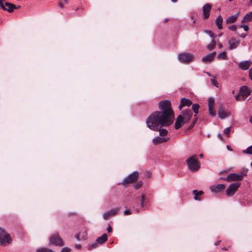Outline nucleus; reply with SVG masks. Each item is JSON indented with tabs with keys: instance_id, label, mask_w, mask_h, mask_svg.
<instances>
[{
	"instance_id": "obj_1",
	"label": "nucleus",
	"mask_w": 252,
	"mask_h": 252,
	"mask_svg": "<svg viewBox=\"0 0 252 252\" xmlns=\"http://www.w3.org/2000/svg\"><path fill=\"white\" fill-rule=\"evenodd\" d=\"M160 111L151 113L147 118V126H170L175 120V114L169 100L160 101L158 103Z\"/></svg>"
},
{
	"instance_id": "obj_2",
	"label": "nucleus",
	"mask_w": 252,
	"mask_h": 252,
	"mask_svg": "<svg viewBox=\"0 0 252 252\" xmlns=\"http://www.w3.org/2000/svg\"><path fill=\"white\" fill-rule=\"evenodd\" d=\"M192 112L190 110H184L176 118L174 126H181L185 125L190 120Z\"/></svg>"
},
{
	"instance_id": "obj_3",
	"label": "nucleus",
	"mask_w": 252,
	"mask_h": 252,
	"mask_svg": "<svg viewBox=\"0 0 252 252\" xmlns=\"http://www.w3.org/2000/svg\"><path fill=\"white\" fill-rule=\"evenodd\" d=\"M189 168L191 172H196L200 167V164L196 159L195 155L192 156L186 160Z\"/></svg>"
},
{
	"instance_id": "obj_4",
	"label": "nucleus",
	"mask_w": 252,
	"mask_h": 252,
	"mask_svg": "<svg viewBox=\"0 0 252 252\" xmlns=\"http://www.w3.org/2000/svg\"><path fill=\"white\" fill-rule=\"evenodd\" d=\"M251 90L246 86L241 87L239 90V93L235 96V99L237 101L244 100L250 95Z\"/></svg>"
},
{
	"instance_id": "obj_5",
	"label": "nucleus",
	"mask_w": 252,
	"mask_h": 252,
	"mask_svg": "<svg viewBox=\"0 0 252 252\" xmlns=\"http://www.w3.org/2000/svg\"><path fill=\"white\" fill-rule=\"evenodd\" d=\"M194 56L192 54L188 53H182L178 55V59L182 63H188L192 62L194 59Z\"/></svg>"
},
{
	"instance_id": "obj_6",
	"label": "nucleus",
	"mask_w": 252,
	"mask_h": 252,
	"mask_svg": "<svg viewBox=\"0 0 252 252\" xmlns=\"http://www.w3.org/2000/svg\"><path fill=\"white\" fill-rule=\"evenodd\" d=\"M12 241L9 234L6 233L5 231L0 228V244L5 246L10 243Z\"/></svg>"
},
{
	"instance_id": "obj_7",
	"label": "nucleus",
	"mask_w": 252,
	"mask_h": 252,
	"mask_svg": "<svg viewBox=\"0 0 252 252\" xmlns=\"http://www.w3.org/2000/svg\"><path fill=\"white\" fill-rule=\"evenodd\" d=\"M49 243L50 245L56 246L63 245V241L58 233H55L50 236Z\"/></svg>"
},
{
	"instance_id": "obj_8",
	"label": "nucleus",
	"mask_w": 252,
	"mask_h": 252,
	"mask_svg": "<svg viewBox=\"0 0 252 252\" xmlns=\"http://www.w3.org/2000/svg\"><path fill=\"white\" fill-rule=\"evenodd\" d=\"M243 178V175L242 173H231L229 174L225 178H220V180H223L226 182H232V181H241Z\"/></svg>"
},
{
	"instance_id": "obj_9",
	"label": "nucleus",
	"mask_w": 252,
	"mask_h": 252,
	"mask_svg": "<svg viewBox=\"0 0 252 252\" xmlns=\"http://www.w3.org/2000/svg\"><path fill=\"white\" fill-rule=\"evenodd\" d=\"M138 176L139 174L138 172H133L127 176L126 178H125L123 180L122 184L124 185H126L128 184L132 183L137 180Z\"/></svg>"
},
{
	"instance_id": "obj_10",
	"label": "nucleus",
	"mask_w": 252,
	"mask_h": 252,
	"mask_svg": "<svg viewBox=\"0 0 252 252\" xmlns=\"http://www.w3.org/2000/svg\"><path fill=\"white\" fill-rule=\"evenodd\" d=\"M240 185L239 182L231 184L226 190V195L228 196L233 195Z\"/></svg>"
},
{
	"instance_id": "obj_11",
	"label": "nucleus",
	"mask_w": 252,
	"mask_h": 252,
	"mask_svg": "<svg viewBox=\"0 0 252 252\" xmlns=\"http://www.w3.org/2000/svg\"><path fill=\"white\" fill-rule=\"evenodd\" d=\"M3 7H0L1 9L7 11L8 12L11 13L14 11V9L19 8L20 6L16 7L15 5L12 4L11 3L6 2L5 0L3 2H2Z\"/></svg>"
},
{
	"instance_id": "obj_12",
	"label": "nucleus",
	"mask_w": 252,
	"mask_h": 252,
	"mask_svg": "<svg viewBox=\"0 0 252 252\" xmlns=\"http://www.w3.org/2000/svg\"><path fill=\"white\" fill-rule=\"evenodd\" d=\"M228 44V49L229 50H233L236 49L240 44L239 40L236 39L234 37H231L227 41Z\"/></svg>"
},
{
	"instance_id": "obj_13",
	"label": "nucleus",
	"mask_w": 252,
	"mask_h": 252,
	"mask_svg": "<svg viewBox=\"0 0 252 252\" xmlns=\"http://www.w3.org/2000/svg\"><path fill=\"white\" fill-rule=\"evenodd\" d=\"M120 211L119 208H112L110 210L104 213L103 217L104 219L107 220L109 217L114 216L117 214Z\"/></svg>"
},
{
	"instance_id": "obj_14",
	"label": "nucleus",
	"mask_w": 252,
	"mask_h": 252,
	"mask_svg": "<svg viewBox=\"0 0 252 252\" xmlns=\"http://www.w3.org/2000/svg\"><path fill=\"white\" fill-rule=\"evenodd\" d=\"M212 8V5L210 3H207L205 4L202 7V11L203 18L205 19H208L210 16V12Z\"/></svg>"
},
{
	"instance_id": "obj_15",
	"label": "nucleus",
	"mask_w": 252,
	"mask_h": 252,
	"mask_svg": "<svg viewBox=\"0 0 252 252\" xmlns=\"http://www.w3.org/2000/svg\"><path fill=\"white\" fill-rule=\"evenodd\" d=\"M230 114L229 112L225 111L222 105H220L218 110V116L221 119H224L228 117Z\"/></svg>"
},
{
	"instance_id": "obj_16",
	"label": "nucleus",
	"mask_w": 252,
	"mask_h": 252,
	"mask_svg": "<svg viewBox=\"0 0 252 252\" xmlns=\"http://www.w3.org/2000/svg\"><path fill=\"white\" fill-rule=\"evenodd\" d=\"M210 189L212 192L218 193L223 190L225 186L224 184H218L216 186H211Z\"/></svg>"
},
{
	"instance_id": "obj_17",
	"label": "nucleus",
	"mask_w": 252,
	"mask_h": 252,
	"mask_svg": "<svg viewBox=\"0 0 252 252\" xmlns=\"http://www.w3.org/2000/svg\"><path fill=\"white\" fill-rule=\"evenodd\" d=\"M216 54V52H213L210 54H209L203 57L201 59V61L203 63H207L211 62L213 60L215 55Z\"/></svg>"
},
{
	"instance_id": "obj_18",
	"label": "nucleus",
	"mask_w": 252,
	"mask_h": 252,
	"mask_svg": "<svg viewBox=\"0 0 252 252\" xmlns=\"http://www.w3.org/2000/svg\"><path fill=\"white\" fill-rule=\"evenodd\" d=\"M252 64V62L250 61H245L241 62L238 64L239 67L242 70H247Z\"/></svg>"
},
{
	"instance_id": "obj_19",
	"label": "nucleus",
	"mask_w": 252,
	"mask_h": 252,
	"mask_svg": "<svg viewBox=\"0 0 252 252\" xmlns=\"http://www.w3.org/2000/svg\"><path fill=\"white\" fill-rule=\"evenodd\" d=\"M192 104V102L189 99H187L186 98H182L181 100L180 104L179 106V108L180 110L185 106H189Z\"/></svg>"
},
{
	"instance_id": "obj_20",
	"label": "nucleus",
	"mask_w": 252,
	"mask_h": 252,
	"mask_svg": "<svg viewBox=\"0 0 252 252\" xmlns=\"http://www.w3.org/2000/svg\"><path fill=\"white\" fill-rule=\"evenodd\" d=\"M169 140L168 138H162L160 137H156L153 140V142L155 145H158L164 143Z\"/></svg>"
},
{
	"instance_id": "obj_21",
	"label": "nucleus",
	"mask_w": 252,
	"mask_h": 252,
	"mask_svg": "<svg viewBox=\"0 0 252 252\" xmlns=\"http://www.w3.org/2000/svg\"><path fill=\"white\" fill-rule=\"evenodd\" d=\"M239 15V13H237L234 15L230 16L228 17V18L226 20V23L227 24L229 23H234L237 19L238 16Z\"/></svg>"
},
{
	"instance_id": "obj_22",
	"label": "nucleus",
	"mask_w": 252,
	"mask_h": 252,
	"mask_svg": "<svg viewBox=\"0 0 252 252\" xmlns=\"http://www.w3.org/2000/svg\"><path fill=\"white\" fill-rule=\"evenodd\" d=\"M252 21V11L247 13L243 18L241 23H248Z\"/></svg>"
},
{
	"instance_id": "obj_23",
	"label": "nucleus",
	"mask_w": 252,
	"mask_h": 252,
	"mask_svg": "<svg viewBox=\"0 0 252 252\" xmlns=\"http://www.w3.org/2000/svg\"><path fill=\"white\" fill-rule=\"evenodd\" d=\"M222 22L223 18L220 15H219L215 20V23L218 28L220 30L222 29L223 28L222 25Z\"/></svg>"
},
{
	"instance_id": "obj_24",
	"label": "nucleus",
	"mask_w": 252,
	"mask_h": 252,
	"mask_svg": "<svg viewBox=\"0 0 252 252\" xmlns=\"http://www.w3.org/2000/svg\"><path fill=\"white\" fill-rule=\"evenodd\" d=\"M107 240V235L106 234H103L100 237H99L96 240L97 243L99 244H102L105 243Z\"/></svg>"
},
{
	"instance_id": "obj_25",
	"label": "nucleus",
	"mask_w": 252,
	"mask_h": 252,
	"mask_svg": "<svg viewBox=\"0 0 252 252\" xmlns=\"http://www.w3.org/2000/svg\"><path fill=\"white\" fill-rule=\"evenodd\" d=\"M150 128H151L152 129L154 130H158L159 131V135L161 136H165L166 135L167 133H168V131L165 129H163V128H159L158 129V127H150Z\"/></svg>"
},
{
	"instance_id": "obj_26",
	"label": "nucleus",
	"mask_w": 252,
	"mask_h": 252,
	"mask_svg": "<svg viewBox=\"0 0 252 252\" xmlns=\"http://www.w3.org/2000/svg\"><path fill=\"white\" fill-rule=\"evenodd\" d=\"M192 193L194 195V199L195 200H200V198H198V196L203 194V191L202 190L197 191V190H193Z\"/></svg>"
},
{
	"instance_id": "obj_27",
	"label": "nucleus",
	"mask_w": 252,
	"mask_h": 252,
	"mask_svg": "<svg viewBox=\"0 0 252 252\" xmlns=\"http://www.w3.org/2000/svg\"><path fill=\"white\" fill-rule=\"evenodd\" d=\"M216 44V41L213 39L209 45H208L207 49L210 51L213 50L215 48Z\"/></svg>"
},
{
	"instance_id": "obj_28",
	"label": "nucleus",
	"mask_w": 252,
	"mask_h": 252,
	"mask_svg": "<svg viewBox=\"0 0 252 252\" xmlns=\"http://www.w3.org/2000/svg\"><path fill=\"white\" fill-rule=\"evenodd\" d=\"M36 252H54L53 250L46 248H42L36 250Z\"/></svg>"
},
{
	"instance_id": "obj_29",
	"label": "nucleus",
	"mask_w": 252,
	"mask_h": 252,
	"mask_svg": "<svg viewBox=\"0 0 252 252\" xmlns=\"http://www.w3.org/2000/svg\"><path fill=\"white\" fill-rule=\"evenodd\" d=\"M199 107V106L197 103L192 104V109L195 114L198 113Z\"/></svg>"
},
{
	"instance_id": "obj_30",
	"label": "nucleus",
	"mask_w": 252,
	"mask_h": 252,
	"mask_svg": "<svg viewBox=\"0 0 252 252\" xmlns=\"http://www.w3.org/2000/svg\"><path fill=\"white\" fill-rule=\"evenodd\" d=\"M218 58L219 59L226 60L227 57L226 53L225 52H222L218 55Z\"/></svg>"
},
{
	"instance_id": "obj_31",
	"label": "nucleus",
	"mask_w": 252,
	"mask_h": 252,
	"mask_svg": "<svg viewBox=\"0 0 252 252\" xmlns=\"http://www.w3.org/2000/svg\"><path fill=\"white\" fill-rule=\"evenodd\" d=\"M209 114L211 116L214 117L216 115V112L214 109V107H208Z\"/></svg>"
},
{
	"instance_id": "obj_32",
	"label": "nucleus",
	"mask_w": 252,
	"mask_h": 252,
	"mask_svg": "<svg viewBox=\"0 0 252 252\" xmlns=\"http://www.w3.org/2000/svg\"><path fill=\"white\" fill-rule=\"evenodd\" d=\"M215 100L212 97H210L208 99V107H214Z\"/></svg>"
},
{
	"instance_id": "obj_33",
	"label": "nucleus",
	"mask_w": 252,
	"mask_h": 252,
	"mask_svg": "<svg viewBox=\"0 0 252 252\" xmlns=\"http://www.w3.org/2000/svg\"><path fill=\"white\" fill-rule=\"evenodd\" d=\"M142 182L141 181H140L137 182V183L134 185V187L135 189H138L142 187Z\"/></svg>"
},
{
	"instance_id": "obj_34",
	"label": "nucleus",
	"mask_w": 252,
	"mask_h": 252,
	"mask_svg": "<svg viewBox=\"0 0 252 252\" xmlns=\"http://www.w3.org/2000/svg\"><path fill=\"white\" fill-rule=\"evenodd\" d=\"M244 153L252 155V145L249 146L246 150L243 151Z\"/></svg>"
},
{
	"instance_id": "obj_35",
	"label": "nucleus",
	"mask_w": 252,
	"mask_h": 252,
	"mask_svg": "<svg viewBox=\"0 0 252 252\" xmlns=\"http://www.w3.org/2000/svg\"><path fill=\"white\" fill-rule=\"evenodd\" d=\"M230 128L231 127H227V128H225L223 130L224 134L226 135L227 137H229L230 132Z\"/></svg>"
},
{
	"instance_id": "obj_36",
	"label": "nucleus",
	"mask_w": 252,
	"mask_h": 252,
	"mask_svg": "<svg viewBox=\"0 0 252 252\" xmlns=\"http://www.w3.org/2000/svg\"><path fill=\"white\" fill-rule=\"evenodd\" d=\"M145 195L142 194L141 195V198L140 200V205L142 207H144V202H145Z\"/></svg>"
},
{
	"instance_id": "obj_37",
	"label": "nucleus",
	"mask_w": 252,
	"mask_h": 252,
	"mask_svg": "<svg viewBox=\"0 0 252 252\" xmlns=\"http://www.w3.org/2000/svg\"><path fill=\"white\" fill-rule=\"evenodd\" d=\"M192 127H186L184 130V133H188L190 132Z\"/></svg>"
},
{
	"instance_id": "obj_38",
	"label": "nucleus",
	"mask_w": 252,
	"mask_h": 252,
	"mask_svg": "<svg viewBox=\"0 0 252 252\" xmlns=\"http://www.w3.org/2000/svg\"><path fill=\"white\" fill-rule=\"evenodd\" d=\"M229 29L232 31H235L237 29V27L235 25H232L229 27Z\"/></svg>"
},
{
	"instance_id": "obj_39",
	"label": "nucleus",
	"mask_w": 252,
	"mask_h": 252,
	"mask_svg": "<svg viewBox=\"0 0 252 252\" xmlns=\"http://www.w3.org/2000/svg\"><path fill=\"white\" fill-rule=\"evenodd\" d=\"M97 246V244L96 243H93L90 247L89 249L91 250L94 248H95Z\"/></svg>"
},
{
	"instance_id": "obj_40",
	"label": "nucleus",
	"mask_w": 252,
	"mask_h": 252,
	"mask_svg": "<svg viewBox=\"0 0 252 252\" xmlns=\"http://www.w3.org/2000/svg\"><path fill=\"white\" fill-rule=\"evenodd\" d=\"M70 249L68 248H63L62 249V252H69Z\"/></svg>"
},
{
	"instance_id": "obj_41",
	"label": "nucleus",
	"mask_w": 252,
	"mask_h": 252,
	"mask_svg": "<svg viewBox=\"0 0 252 252\" xmlns=\"http://www.w3.org/2000/svg\"><path fill=\"white\" fill-rule=\"evenodd\" d=\"M211 81L212 83V84H213L214 85L218 87V83L217 82L215 81V80L214 79H211Z\"/></svg>"
},
{
	"instance_id": "obj_42",
	"label": "nucleus",
	"mask_w": 252,
	"mask_h": 252,
	"mask_svg": "<svg viewBox=\"0 0 252 252\" xmlns=\"http://www.w3.org/2000/svg\"><path fill=\"white\" fill-rule=\"evenodd\" d=\"M131 214L130 211L129 210H126L124 211V215H129Z\"/></svg>"
},
{
	"instance_id": "obj_43",
	"label": "nucleus",
	"mask_w": 252,
	"mask_h": 252,
	"mask_svg": "<svg viewBox=\"0 0 252 252\" xmlns=\"http://www.w3.org/2000/svg\"><path fill=\"white\" fill-rule=\"evenodd\" d=\"M243 28L245 31H248L249 28L248 25H244L243 26Z\"/></svg>"
},
{
	"instance_id": "obj_44",
	"label": "nucleus",
	"mask_w": 252,
	"mask_h": 252,
	"mask_svg": "<svg viewBox=\"0 0 252 252\" xmlns=\"http://www.w3.org/2000/svg\"><path fill=\"white\" fill-rule=\"evenodd\" d=\"M206 32L207 33H208L211 37H214V34H213V33L211 31H207Z\"/></svg>"
},
{
	"instance_id": "obj_45",
	"label": "nucleus",
	"mask_w": 252,
	"mask_h": 252,
	"mask_svg": "<svg viewBox=\"0 0 252 252\" xmlns=\"http://www.w3.org/2000/svg\"><path fill=\"white\" fill-rule=\"evenodd\" d=\"M59 5L61 8L63 7L64 4L63 3V2L61 0H60V1H59Z\"/></svg>"
},
{
	"instance_id": "obj_46",
	"label": "nucleus",
	"mask_w": 252,
	"mask_h": 252,
	"mask_svg": "<svg viewBox=\"0 0 252 252\" xmlns=\"http://www.w3.org/2000/svg\"><path fill=\"white\" fill-rule=\"evenodd\" d=\"M107 230L109 233H110L112 231V229L110 225L107 227Z\"/></svg>"
},
{
	"instance_id": "obj_47",
	"label": "nucleus",
	"mask_w": 252,
	"mask_h": 252,
	"mask_svg": "<svg viewBox=\"0 0 252 252\" xmlns=\"http://www.w3.org/2000/svg\"><path fill=\"white\" fill-rule=\"evenodd\" d=\"M249 76H250V78L251 79V80H252V68H251L249 70Z\"/></svg>"
},
{
	"instance_id": "obj_48",
	"label": "nucleus",
	"mask_w": 252,
	"mask_h": 252,
	"mask_svg": "<svg viewBox=\"0 0 252 252\" xmlns=\"http://www.w3.org/2000/svg\"><path fill=\"white\" fill-rule=\"evenodd\" d=\"M239 35L240 37L243 38H245V37H246V34H245V33H242V34H240V35Z\"/></svg>"
},
{
	"instance_id": "obj_49",
	"label": "nucleus",
	"mask_w": 252,
	"mask_h": 252,
	"mask_svg": "<svg viewBox=\"0 0 252 252\" xmlns=\"http://www.w3.org/2000/svg\"><path fill=\"white\" fill-rule=\"evenodd\" d=\"M75 238H76V239L77 240H80V233H77L75 235Z\"/></svg>"
},
{
	"instance_id": "obj_50",
	"label": "nucleus",
	"mask_w": 252,
	"mask_h": 252,
	"mask_svg": "<svg viewBox=\"0 0 252 252\" xmlns=\"http://www.w3.org/2000/svg\"><path fill=\"white\" fill-rule=\"evenodd\" d=\"M64 4H67L68 3V0H61Z\"/></svg>"
},
{
	"instance_id": "obj_51",
	"label": "nucleus",
	"mask_w": 252,
	"mask_h": 252,
	"mask_svg": "<svg viewBox=\"0 0 252 252\" xmlns=\"http://www.w3.org/2000/svg\"><path fill=\"white\" fill-rule=\"evenodd\" d=\"M218 137L222 141H223V138L221 134H218Z\"/></svg>"
},
{
	"instance_id": "obj_52",
	"label": "nucleus",
	"mask_w": 252,
	"mask_h": 252,
	"mask_svg": "<svg viewBox=\"0 0 252 252\" xmlns=\"http://www.w3.org/2000/svg\"><path fill=\"white\" fill-rule=\"evenodd\" d=\"M75 247L77 249H80L81 248V245H80L76 244V245H75Z\"/></svg>"
},
{
	"instance_id": "obj_53",
	"label": "nucleus",
	"mask_w": 252,
	"mask_h": 252,
	"mask_svg": "<svg viewBox=\"0 0 252 252\" xmlns=\"http://www.w3.org/2000/svg\"><path fill=\"white\" fill-rule=\"evenodd\" d=\"M4 0H0V7H3V4L2 2H3Z\"/></svg>"
},
{
	"instance_id": "obj_54",
	"label": "nucleus",
	"mask_w": 252,
	"mask_h": 252,
	"mask_svg": "<svg viewBox=\"0 0 252 252\" xmlns=\"http://www.w3.org/2000/svg\"><path fill=\"white\" fill-rule=\"evenodd\" d=\"M221 241L220 240H219V241H218L215 244V245L217 246H218L220 243Z\"/></svg>"
},
{
	"instance_id": "obj_55",
	"label": "nucleus",
	"mask_w": 252,
	"mask_h": 252,
	"mask_svg": "<svg viewBox=\"0 0 252 252\" xmlns=\"http://www.w3.org/2000/svg\"><path fill=\"white\" fill-rule=\"evenodd\" d=\"M226 147H227V150H228L229 151H232V149L230 148V147L229 146L227 145L226 146Z\"/></svg>"
},
{
	"instance_id": "obj_56",
	"label": "nucleus",
	"mask_w": 252,
	"mask_h": 252,
	"mask_svg": "<svg viewBox=\"0 0 252 252\" xmlns=\"http://www.w3.org/2000/svg\"><path fill=\"white\" fill-rule=\"evenodd\" d=\"M218 46H219V48H221L222 47V44H221V43L218 44Z\"/></svg>"
},
{
	"instance_id": "obj_57",
	"label": "nucleus",
	"mask_w": 252,
	"mask_h": 252,
	"mask_svg": "<svg viewBox=\"0 0 252 252\" xmlns=\"http://www.w3.org/2000/svg\"><path fill=\"white\" fill-rule=\"evenodd\" d=\"M181 127H174L175 130H178Z\"/></svg>"
},
{
	"instance_id": "obj_58",
	"label": "nucleus",
	"mask_w": 252,
	"mask_h": 252,
	"mask_svg": "<svg viewBox=\"0 0 252 252\" xmlns=\"http://www.w3.org/2000/svg\"><path fill=\"white\" fill-rule=\"evenodd\" d=\"M171 1L173 2H176L177 1V0H171Z\"/></svg>"
},
{
	"instance_id": "obj_59",
	"label": "nucleus",
	"mask_w": 252,
	"mask_h": 252,
	"mask_svg": "<svg viewBox=\"0 0 252 252\" xmlns=\"http://www.w3.org/2000/svg\"><path fill=\"white\" fill-rule=\"evenodd\" d=\"M244 25H241L239 26V28H243V26Z\"/></svg>"
},
{
	"instance_id": "obj_60",
	"label": "nucleus",
	"mask_w": 252,
	"mask_h": 252,
	"mask_svg": "<svg viewBox=\"0 0 252 252\" xmlns=\"http://www.w3.org/2000/svg\"><path fill=\"white\" fill-rule=\"evenodd\" d=\"M199 157H201V158H202L203 157V154H200L199 155Z\"/></svg>"
},
{
	"instance_id": "obj_61",
	"label": "nucleus",
	"mask_w": 252,
	"mask_h": 252,
	"mask_svg": "<svg viewBox=\"0 0 252 252\" xmlns=\"http://www.w3.org/2000/svg\"><path fill=\"white\" fill-rule=\"evenodd\" d=\"M206 73H207V74L208 76H211V74H210V73H209V72H206Z\"/></svg>"
},
{
	"instance_id": "obj_62",
	"label": "nucleus",
	"mask_w": 252,
	"mask_h": 252,
	"mask_svg": "<svg viewBox=\"0 0 252 252\" xmlns=\"http://www.w3.org/2000/svg\"><path fill=\"white\" fill-rule=\"evenodd\" d=\"M168 19H165L164 20V22H167V21H168Z\"/></svg>"
},
{
	"instance_id": "obj_63",
	"label": "nucleus",
	"mask_w": 252,
	"mask_h": 252,
	"mask_svg": "<svg viewBox=\"0 0 252 252\" xmlns=\"http://www.w3.org/2000/svg\"><path fill=\"white\" fill-rule=\"evenodd\" d=\"M250 122L252 124V118H251V119H250Z\"/></svg>"
},
{
	"instance_id": "obj_64",
	"label": "nucleus",
	"mask_w": 252,
	"mask_h": 252,
	"mask_svg": "<svg viewBox=\"0 0 252 252\" xmlns=\"http://www.w3.org/2000/svg\"><path fill=\"white\" fill-rule=\"evenodd\" d=\"M222 249H223V250H225V251L227 250V249H226L225 248H223Z\"/></svg>"
}]
</instances>
